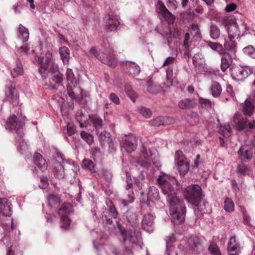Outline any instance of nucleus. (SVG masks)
<instances>
[{
    "label": "nucleus",
    "mask_w": 255,
    "mask_h": 255,
    "mask_svg": "<svg viewBox=\"0 0 255 255\" xmlns=\"http://www.w3.org/2000/svg\"><path fill=\"white\" fill-rule=\"evenodd\" d=\"M161 188L162 193L168 197L172 222L174 225L182 224L186 212L183 201L175 195V190L169 182L163 185Z\"/></svg>",
    "instance_id": "1"
},
{
    "label": "nucleus",
    "mask_w": 255,
    "mask_h": 255,
    "mask_svg": "<svg viewBox=\"0 0 255 255\" xmlns=\"http://www.w3.org/2000/svg\"><path fill=\"white\" fill-rule=\"evenodd\" d=\"M23 123L18 122L17 117L12 115L6 122L5 128L6 129L15 130L16 136L15 137L17 148L21 151L27 149L28 144L23 139L24 133L20 128L22 127Z\"/></svg>",
    "instance_id": "2"
},
{
    "label": "nucleus",
    "mask_w": 255,
    "mask_h": 255,
    "mask_svg": "<svg viewBox=\"0 0 255 255\" xmlns=\"http://www.w3.org/2000/svg\"><path fill=\"white\" fill-rule=\"evenodd\" d=\"M140 151V155L137 162L141 166L145 168H149L152 165H154L157 168L161 166L157 151L155 149H147L144 145H142Z\"/></svg>",
    "instance_id": "3"
},
{
    "label": "nucleus",
    "mask_w": 255,
    "mask_h": 255,
    "mask_svg": "<svg viewBox=\"0 0 255 255\" xmlns=\"http://www.w3.org/2000/svg\"><path fill=\"white\" fill-rule=\"evenodd\" d=\"M184 196L186 200L194 206V210L201 211L203 208L201 207L203 204L205 206L206 203L202 201V192L201 187L197 184L187 186L184 191Z\"/></svg>",
    "instance_id": "4"
},
{
    "label": "nucleus",
    "mask_w": 255,
    "mask_h": 255,
    "mask_svg": "<svg viewBox=\"0 0 255 255\" xmlns=\"http://www.w3.org/2000/svg\"><path fill=\"white\" fill-rule=\"evenodd\" d=\"M52 58V53L50 52H47L45 53L44 57H39L38 59L39 64L38 71L43 79L47 77L48 72L54 74L59 72L58 65L53 62Z\"/></svg>",
    "instance_id": "5"
},
{
    "label": "nucleus",
    "mask_w": 255,
    "mask_h": 255,
    "mask_svg": "<svg viewBox=\"0 0 255 255\" xmlns=\"http://www.w3.org/2000/svg\"><path fill=\"white\" fill-rule=\"evenodd\" d=\"M95 248L97 250L98 255H109L107 251H110L115 255H133L131 250L126 247L123 253L121 254L116 247L113 245H103L99 244L97 240L93 241Z\"/></svg>",
    "instance_id": "6"
},
{
    "label": "nucleus",
    "mask_w": 255,
    "mask_h": 255,
    "mask_svg": "<svg viewBox=\"0 0 255 255\" xmlns=\"http://www.w3.org/2000/svg\"><path fill=\"white\" fill-rule=\"evenodd\" d=\"M118 227L124 242L128 241L134 245L140 244L141 238L139 232L135 230L126 231L119 224H118Z\"/></svg>",
    "instance_id": "7"
},
{
    "label": "nucleus",
    "mask_w": 255,
    "mask_h": 255,
    "mask_svg": "<svg viewBox=\"0 0 255 255\" xmlns=\"http://www.w3.org/2000/svg\"><path fill=\"white\" fill-rule=\"evenodd\" d=\"M72 211V206L69 203H64L59 208L58 214L60 216L61 229L66 230L69 227L71 221L68 215Z\"/></svg>",
    "instance_id": "8"
},
{
    "label": "nucleus",
    "mask_w": 255,
    "mask_h": 255,
    "mask_svg": "<svg viewBox=\"0 0 255 255\" xmlns=\"http://www.w3.org/2000/svg\"><path fill=\"white\" fill-rule=\"evenodd\" d=\"M90 54L93 55L99 59L103 63L106 64L112 68H115L117 64V58L111 51H109V56L105 57L100 55L99 50L96 47H92L90 50Z\"/></svg>",
    "instance_id": "9"
},
{
    "label": "nucleus",
    "mask_w": 255,
    "mask_h": 255,
    "mask_svg": "<svg viewBox=\"0 0 255 255\" xmlns=\"http://www.w3.org/2000/svg\"><path fill=\"white\" fill-rule=\"evenodd\" d=\"M175 160L180 174L184 176L189 171V163L181 151L176 152Z\"/></svg>",
    "instance_id": "10"
},
{
    "label": "nucleus",
    "mask_w": 255,
    "mask_h": 255,
    "mask_svg": "<svg viewBox=\"0 0 255 255\" xmlns=\"http://www.w3.org/2000/svg\"><path fill=\"white\" fill-rule=\"evenodd\" d=\"M233 121L238 130L252 129L255 126L254 121H250L246 117L244 118L238 114H235Z\"/></svg>",
    "instance_id": "11"
},
{
    "label": "nucleus",
    "mask_w": 255,
    "mask_h": 255,
    "mask_svg": "<svg viewBox=\"0 0 255 255\" xmlns=\"http://www.w3.org/2000/svg\"><path fill=\"white\" fill-rule=\"evenodd\" d=\"M62 162L64 163L63 155L57 153L56 157L52 160V166L53 173L58 178H63L65 176L64 169Z\"/></svg>",
    "instance_id": "12"
},
{
    "label": "nucleus",
    "mask_w": 255,
    "mask_h": 255,
    "mask_svg": "<svg viewBox=\"0 0 255 255\" xmlns=\"http://www.w3.org/2000/svg\"><path fill=\"white\" fill-rule=\"evenodd\" d=\"M252 71V68L248 66L235 67L232 69L231 75L236 80H243L250 75Z\"/></svg>",
    "instance_id": "13"
},
{
    "label": "nucleus",
    "mask_w": 255,
    "mask_h": 255,
    "mask_svg": "<svg viewBox=\"0 0 255 255\" xmlns=\"http://www.w3.org/2000/svg\"><path fill=\"white\" fill-rule=\"evenodd\" d=\"M106 204L108 209H106L103 212L102 219L103 222H105L107 224L111 225L113 221L109 217L111 216L114 219L117 218L118 212L111 200L107 201Z\"/></svg>",
    "instance_id": "14"
},
{
    "label": "nucleus",
    "mask_w": 255,
    "mask_h": 255,
    "mask_svg": "<svg viewBox=\"0 0 255 255\" xmlns=\"http://www.w3.org/2000/svg\"><path fill=\"white\" fill-rule=\"evenodd\" d=\"M121 145L127 152L130 153L136 148L137 139L131 133L125 135V138L121 142Z\"/></svg>",
    "instance_id": "15"
},
{
    "label": "nucleus",
    "mask_w": 255,
    "mask_h": 255,
    "mask_svg": "<svg viewBox=\"0 0 255 255\" xmlns=\"http://www.w3.org/2000/svg\"><path fill=\"white\" fill-rule=\"evenodd\" d=\"M104 24L105 28L111 31L116 30L120 24L117 15L108 14L104 17Z\"/></svg>",
    "instance_id": "16"
},
{
    "label": "nucleus",
    "mask_w": 255,
    "mask_h": 255,
    "mask_svg": "<svg viewBox=\"0 0 255 255\" xmlns=\"http://www.w3.org/2000/svg\"><path fill=\"white\" fill-rule=\"evenodd\" d=\"M187 245L191 251L197 254L202 250L200 239L196 236H191L187 240Z\"/></svg>",
    "instance_id": "17"
},
{
    "label": "nucleus",
    "mask_w": 255,
    "mask_h": 255,
    "mask_svg": "<svg viewBox=\"0 0 255 255\" xmlns=\"http://www.w3.org/2000/svg\"><path fill=\"white\" fill-rule=\"evenodd\" d=\"M227 249L229 255H239L241 248L235 237H231L228 244Z\"/></svg>",
    "instance_id": "18"
},
{
    "label": "nucleus",
    "mask_w": 255,
    "mask_h": 255,
    "mask_svg": "<svg viewBox=\"0 0 255 255\" xmlns=\"http://www.w3.org/2000/svg\"><path fill=\"white\" fill-rule=\"evenodd\" d=\"M228 26V34L229 38H238L240 36V31L237 22L233 20L232 22L228 21L226 23Z\"/></svg>",
    "instance_id": "19"
},
{
    "label": "nucleus",
    "mask_w": 255,
    "mask_h": 255,
    "mask_svg": "<svg viewBox=\"0 0 255 255\" xmlns=\"http://www.w3.org/2000/svg\"><path fill=\"white\" fill-rule=\"evenodd\" d=\"M127 185L126 188L127 190H130L131 191L129 192L128 194V197L129 198L128 201H126L125 199H122L121 201L122 204H123L125 206H127L129 203H132L134 200V198L133 196V192L132 190V182L130 177V175L128 172H127Z\"/></svg>",
    "instance_id": "20"
},
{
    "label": "nucleus",
    "mask_w": 255,
    "mask_h": 255,
    "mask_svg": "<svg viewBox=\"0 0 255 255\" xmlns=\"http://www.w3.org/2000/svg\"><path fill=\"white\" fill-rule=\"evenodd\" d=\"M154 216L150 213L144 215L142 221L143 229L147 232L150 233L153 231Z\"/></svg>",
    "instance_id": "21"
},
{
    "label": "nucleus",
    "mask_w": 255,
    "mask_h": 255,
    "mask_svg": "<svg viewBox=\"0 0 255 255\" xmlns=\"http://www.w3.org/2000/svg\"><path fill=\"white\" fill-rule=\"evenodd\" d=\"M126 72L133 77L137 76L140 72L139 67L134 62L127 61L125 64Z\"/></svg>",
    "instance_id": "22"
},
{
    "label": "nucleus",
    "mask_w": 255,
    "mask_h": 255,
    "mask_svg": "<svg viewBox=\"0 0 255 255\" xmlns=\"http://www.w3.org/2000/svg\"><path fill=\"white\" fill-rule=\"evenodd\" d=\"M0 214L8 217L12 214L11 204L6 198H0Z\"/></svg>",
    "instance_id": "23"
},
{
    "label": "nucleus",
    "mask_w": 255,
    "mask_h": 255,
    "mask_svg": "<svg viewBox=\"0 0 255 255\" xmlns=\"http://www.w3.org/2000/svg\"><path fill=\"white\" fill-rule=\"evenodd\" d=\"M239 157L243 161L250 160L253 156L252 148L249 146H243L238 151Z\"/></svg>",
    "instance_id": "24"
},
{
    "label": "nucleus",
    "mask_w": 255,
    "mask_h": 255,
    "mask_svg": "<svg viewBox=\"0 0 255 255\" xmlns=\"http://www.w3.org/2000/svg\"><path fill=\"white\" fill-rule=\"evenodd\" d=\"M2 228L4 231V237L1 240V241L6 246H9L10 244V238L8 234L10 233V231L13 229V220H11V224L10 225L5 223L2 224Z\"/></svg>",
    "instance_id": "25"
},
{
    "label": "nucleus",
    "mask_w": 255,
    "mask_h": 255,
    "mask_svg": "<svg viewBox=\"0 0 255 255\" xmlns=\"http://www.w3.org/2000/svg\"><path fill=\"white\" fill-rule=\"evenodd\" d=\"M6 98L14 106L17 104V99L18 94L17 91L15 88L14 83H11L10 86H8V92L6 94Z\"/></svg>",
    "instance_id": "26"
},
{
    "label": "nucleus",
    "mask_w": 255,
    "mask_h": 255,
    "mask_svg": "<svg viewBox=\"0 0 255 255\" xmlns=\"http://www.w3.org/2000/svg\"><path fill=\"white\" fill-rule=\"evenodd\" d=\"M196 105V103L194 99L185 98L179 102L178 106L181 110H186L193 108Z\"/></svg>",
    "instance_id": "27"
},
{
    "label": "nucleus",
    "mask_w": 255,
    "mask_h": 255,
    "mask_svg": "<svg viewBox=\"0 0 255 255\" xmlns=\"http://www.w3.org/2000/svg\"><path fill=\"white\" fill-rule=\"evenodd\" d=\"M33 160L35 164L38 168L42 170L46 169L47 166L46 160L40 154L38 153H35Z\"/></svg>",
    "instance_id": "28"
},
{
    "label": "nucleus",
    "mask_w": 255,
    "mask_h": 255,
    "mask_svg": "<svg viewBox=\"0 0 255 255\" xmlns=\"http://www.w3.org/2000/svg\"><path fill=\"white\" fill-rule=\"evenodd\" d=\"M232 59L230 55L228 53H224L221 57V69L223 72H225L232 64Z\"/></svg>",
    "instance_id": "29"
},
{
    "label": "nucleus",
    "mask_w": 255,
    "mask_h": 255,
    "mask_svg": "<svg viewBox=\"0 0 255 255\" xmlns=\"http://www.w3.org/2000/svg\"><path fill=\"white\" fill-rule=\"evenodd\" d=\"M18 38L23 42H26L29 39V31L22 24H19L18 27Z\"/></svg>",
    "instance_id": "30"
},
{
    "label": "nucleus",
    "mask_w": 255,
    "mask_h": 255,
    "mask_svg": "<svg viewBox=\"0 0 255 255\" xmlns=\"http://www.w3.org/2000/svg\"><path fill=\"white\" fill-rule=\"evenodd\" d=\"M255 107L249 99H247L243 106V112L244 114L251 116L254 113Z\"/></svg>",
    "instance_id": "31"
},
{
    "label": "nucleus",
    "mask_w": 255,
    "mask_h": 255,
    "mask_svg": "<svg viewBox=\"0 0 255 255\" xmlns=\"http://www.w3.org/2000/svg\"><path fill=\"white\" fill-rule=\"evenodd\" d=\"M224 47L227 51H230L231 53L235 54L237 51V43L235 38H229L224 43Z\"/></svg>",
    "instance_id": "32"
},
{
    "label": "nucleus",
    "mask_w": 255,
    "mask_h": 255,
    "mask_svg": "<svg viewBox=\"0 0 255 255\" xmlns=\"http://www.w3.org/2000/svg\"><path fill=\"white\" fill-rule=\"evenodd\" d=\"M59 53L64 64H68L70 59L69 49L65 46L61 47L59 48Z\"/></svg>",
    "instance_id": "33"
},
{
    "label": "nucleus",
    "mask_w": 255,
    "mask_h": 255,
    "mask_svg": "<svg viewBox=\"0 0 255 255\" xmlns=\"http://www.w3.org/2000/svg\"><path fill=\"white\" fill-rule=\"evenodd\" d=\"M147 196L148 200L151 202L158 200L159 197L158 189L153 186L149 187Z\"/></svg>",
    "instance_id": "34"
},
{
    "label": "nucleus",
    "mask_w": 255,
    "mask_h": 255,
    "mask_svg": "<svg viewBox=\"0 0 255 255\" xmlns=\"http://www.w3.org/2000/svg\"><path fill=\"white\" fill-rule=\"evenodd\" d=\"M222 89L220 84L217 82H213L211 86L212 95L214 98L219 97L222 92Z\"/></svg>",
    "instance_id": "35"
},
{
    "label": "nucleus",
    "mask_w": 255,
    "mask_h": 255,
    "mask_svg": "<svg viewBox=\"0 0 255 255\" xmlns=\"http://www.w3.org/2000/svg\"><path fill=\"white\" fill-rule=\"evenodd\" d=\"M66 79L68 82L67 85L75 87L77 84V80L71 69L68 68L66 72Z\"/></svg>",
    "instance_id": "36"
},
{
    "label": "nucleus",
    "mask_w": 255,
    "mask_h": 255,
    "mask_svg": "<svg viewBox=\"0 0 255 255\" xmlns=\"http://www.w3.org/2000/svg\"><path fill=\"white\" fill-rule=\"evenodd\" d=\"M219 132L224 137H229L231 133V128L229 124H225L219 126Z\"/></svg>",
    "instance_id": "37"
},
{
    "label": "nucleus",
    "mask_w": 255,
    "mask_h": 255,
    "mask_svg": "<svg viewBox=\"0 0 255 255\" xmlns=\"http://www.w3.org/2000/svg\"><path fill=\"white\" fill-rule=\"evenodd\" d=\"M157 8L159 11L165 18H169L171 15V13L166 8L164 3L160 0L157 1Z\"/></svg>",
    "instance_id": "38"
},
{
    "label": "nucleus",
    "mask_w": 255,
    "mask_h": 255,
    "mask_svg": "<svg viewBox=\"0 0 255 255\" xmlns=\"http://www.w3.org/2000/svg\"><path fill=\"white\" fill-rule=\"evenodd\" d=\"M245 56L255 59V48L252 45H248L242 49Z\"/></svg>",
    "instance_id": "39"
},
{
    "label": "nucleus",
    "mask_w": 255,
    "mask_h": 255,
    "mask_svg": "<svg viewBox=\"0 0 255 255\" xmlns=\"http://www.w3.org/2000/svg\"><path fill=\"white\" fill-rule=\"evenodd\" d=\"M147 90L151 94H156L162 91V87L158 84L148 82L147 83Z\"/></svg>",
    "instance_id": "40"
},
{
    "label": "nucleus",
    "mask_w": 255,
    "mask_h": 255,
    "mask_svg": "<svg viewBox=\"0 0 255 255\" xmlns=\"http://www.w3.org/2000/svg\"><path fill=\"white\" fill-rule=\"evenodd\" d=\"M224 208L226 212H232L234 210L235 204L233 200L228 197L224 199Z\"/></svg>",
    "instance_id": "41"
},
{
    "label": "nucleus",
    "mask_w": 255,
    "mask_h": 255,
    "mask_svg": "<svg viewBox=\"0 0 255 255\" xmlns=\"http://www.w3.org/2000/svg\"><path fill=\"white\" fill-rule=\"evenodd\" d=\"M94 127L97 130L102 129L103 126V120L99 116L96 115L90 117Z\"/></svg>",
    "instance_id": "42"
},
{
    "label": "nucleus",
    "mask_w": 255,
    "mask_h": 255,
    "mask_svg": "<svg viewBox=\"0 0 255 255\" xmlns=\"http://www.w3.org/2000/svg\"><path fill=\"white\" fill-rule=\"evenodd\" d=\"M23 68L21 63L19 61H16V67H14L12 71H11V75L13 78L16 76L21 75L23 74Z\"/></svg>",
    "instance_id": "43"
},
{
    "label": "nucleus",
    "mask_w": 255,
    "mask_h": 255,
    "mask_svg": "<svg viewBox=\"0 0 255 255\" xmlns=\"http://www.w3.org/2000/svg\"><path fill=\"white\" fill-rule=\"evenodd\" d=\"M48 205L50 208L54 207L55 205L58 204L60 201L59 197L57 195H50L48 198Z\"/></svg>",
    "instance_id": "44"
},
{
    "label": "nucleus",
    "mask_w": 255,
    "mask_h": 255,
    "mask_svg": "<svg viewBox=\"0 0 255 255\" xmlns=\"http://www.w3.org/2000/svg\"><path fill=\"white\" fill-rule=\"evenodd\" d=\"M189 31L193 37H199L200 31L198 24L197 23H193L189 27Z\"/></svg>",
    "instance_id": "45"
},
{
    "label": "nucleus",
    "mask_w": 255,
    "mask_h": 255,
    "mask_svg": "<svg viewBox=\"0 0 255 255\" xmlns=\"http://www.w3.org/2000/svg\"><path fill=\"white\" fill-rule=\"evenodd\" d=\"M210 35L212 39L216 40L220 35V31L215 25H211L210 27Z\"/></svg>",
    "instance_id": "46"
},
{
    "label": "nucleus",
    "mask_w": 255,
    "mask_h": 255,
    "mask_svg": "<svg viewBox=\"0 0 255 255\" xmlns=\"http://www.w3.org/2000/svg\"><path fill=\"white\" fill-rule=\"evenodd\" d=\"M208 250L212 255H221V253L218 246L214 242L210 243Z\"/></svg>",
    "instance_id": "47"
},
{
    "label": "nucleus",
    "mask_w": 255,
    "mask_h": 255,
    "mask_svg": "<svg viewBox=\"0 0 255 255\" xmlns=\"http://www.w3.org/2000/svg\"><path fill=\"white\" fill-rule=\"evenodd\" d=\"M110 134L106 131H103L101 132L99 135V140L101 144H104L105 142H108L110 141Z\"/></svg>",
    "instance_id": "48"
},
{
    "label": "nucleus",
    "mask_w": 255,
    "mask_h": 255,
    "mask_svg": "<svg viewBox=\"0 0 255 255\" xmlns=\"http://www.w3.org/2000/svg\"><path fill=\"white\" fill-rule=\"evenodd\" d=\"M98 174L101 178H104L108 182L111 180L112 176L111 172L106 169H102L99 171Z\"/></svg>",
    "instance_id": "49"
},
{
    "label": "nucleus",
    "mask_w": 255,
    "mask_h": 255,
    "mask_svg": "<svg viewBox=\"0 0 255 255\" xmlns=\"http://www.w3.org/2000/svg\"><path fill=\"white\" fill-rule=\"evenodd\" d=\"M138 111L145 118H149L152 115L150 110L144 107H139Z\"/></svg>",
    "instance_id": "50"
},
{
    "label": "nucleus",
    "mask_w": 255,
    "mask_h": 255,
    "mask_svg": "<svg viewBox=\"0 0 255 255\" xmlns=\"http://www.w3.org/2000/svg\"><path fill=\"white\" fill-rule=\"evenodd\" d=\"M83 167L92 172H95V164L89 159H85L83 160Z\"/></svg>",
    "instance_id": "51"
},
{
    "label": "nucleus",
    "mask_w": 255,
    "mask_h": 255,
    "mask_svg": "<svg viewBox=\"0 0 255 255\" xmlns=\"http://www.w3.org/2000/svg\"><path fill=\"white\" fill-rule=\"evenodd\" d=\"M239 209L240 212L242 213L244 224L245 225H249L250 223V218L248 215L246 209L242 206H239Z\"/></svg>",
    "instance_id": "52"
},
{
    "label": "nucleus",
    "mask_w": 255,
    "mask_h": 255,
    "mask_svg": "<svg viewBox=\"0 0 255 255\" xmlns=\"http://www.w3.org/2000/svg\"><path fill=\"white\" fill-rule=\"evenodd\" d=\"M163 117H158L155 119L149 121V124L153 127H159L164 125Z\"/></svg>",
    "instance_id": "53"
},
{
    "label": "nucleus",
    "mask_w": 255,
    "mask_h": 255,
    "mask_svg": "<svg viewBox=\"0 0 255 255\" xmlns=\"http://www.w3.org/2000/svg\"><path fill=\"white\" fill-rule=\"evenodd\" d=\"M208 46L213 50L216 51L220 53H223L224 51L221 44L216 42H209Z\"/></svg>",
    "instance_id": "54"
},
{
    "label": "nucleus",
    "mask_w": 255,
    "mask_h": 255,
    "mask_svg": "<svg viewBox=\"0 0 255 255\" xmlns=\"http://www.w3.org/2000/svg\"><path fill=\"white\" fill-rule=\"evenodd\" d=\"M81 137L89 145H91L93 141V137L90 133L82 131L80 133Z\"/></svg>",
    "instance_id": "55"
},
{
    "label": "nucleus",
    "mask_w": 255,
    "mask_h": 255,
    "mask_svg": "<svg viewBox=\"0 0 255 255\" xmlns=\"http://www.w3.org/2000/svg\"><path fill=\"white\" fill-rule=\"evenodd\" d=\"M125 88L126 93L129 96L130 99L132 101L134 102L136 97L133 91L132 90L131 86L129 84L126 83L125 84Z\"/></svg>",
    "instance_id": "56"
},
{
    "label": "nucleus",
    "mask_w": 255,
    "mask_h": 255,
    "mask_svg": "<svg viewBox=\"0 0 255 255\" xmlns=\"http://www.w3.org/2000/svg\"><path fill=\"white\" fill-rule=\"evenodd\" d=\"M166 80L168 83L167 87H169L172 84L173 82V69L172 67H168L166 69Z\"/></svg>",
    "instance_id": "57"
},
{
    "label": "nucleus",
    "mask_w": 255,
    "mask_h": 255,
    "mask_svg": "<svg viewBox=\"0 0 255 255\" xmlns=\"http://www.w3.org/2000/svg\"><path fill=\"white\" fill-rule=\"evenodd\" d=\"M30 50V48L28 46V44L23 45L22 46L17 47L16 48L17 52L20 55H24L27 54Z\"/></svg>",
    "instance_id": "58"
},
{
    "label": "nucleus",
    "mask_w": 255,
    "mask_h": 255,
    "mask_svg": "<svg viewBox=\"0 0 255 255\" xmlns=\"http://www.w3.org/2000/svg\"><path fill=\"white\" fill-rule=\"evenodd\" d=\"M199 102L202 107L207 109L211 108L213 106L211 101L207 99L200 98Z\"/></svg>",
    "instance_id": "59"
},
{
    "label": "nucleus",
    "mask_w": 255,
    "mask_h": 255,
    "mask_svg": "<svg viewBox=\"0 0 255 255\" xmlns=\"http://www.w3.org/2000/svg\"><path fill=\"white\" fill-rule=\"evenodd\" d=\"M52 80L55 84H60L63 81V74L57 72L52 76Z\"/></svg>",
    "instance_id": "60"
},
{
    "label": "nucleus",
    "mask_w": 255,
    "mask_h": 255,
    "mask_svg": "<svg viewBox=\"0 0 255 255\" xmlns=\"http://www.w3.org/2000/svg\"><path fill=\"white\" fill-rule=\"evenodd\" d=\"M238 172L241 174H246L249 171V168L246 165L242 164L238 166Z\"/></svg>",
    "instance_id": "61"
},
{
    "label": "nucleus",
    "mask_w": 255,
    "mask_h": 255,
    "mask_svg": "<svg viewBox=\"0 0 255 255\" xmlns=\"http://www.w3.org/2000/svg\"><path fill=\"white\" fill-rule=\"evenodd\" d=\"M190 33L187 32L185 35V38L183 41V44L182 47L184 49L187 50L190 44Z\"/></svg>",
    "instance_id": "62"
},
{
    "label": "nucleus",
    "mask_w": 255,
    "mask_h": 255,
    "mask_svg": "<svg viewBox=\"0 0 255 255\" xmlns=\"http://www.w3.org/2000/svg\"><path fill=\"white\" fill-rule=\"evenodd\" d=\"M127 220L128 222L131 224V225L133 227L135 228L137 225V217L136 214H133L132 215V218H130L129 216L128 215L127 216Z\"/></svg>",
    "instance_id": "63"
},
{
    "label": "nucleus",
    "mask_w": 255,
    "mask_h": 255,
    "mask_svg": "<svg viewBox=\"0 0 255 255\" xmlns=\"http://www.w3.org/2000/svg\"><path fill=\"white\" fill-rule=\"evenodd\" d=\"M157 182L159 185L160 187L164 184L167 183L169 182L167 181V177L164 174L160 175L157 179Z\"/></svg>",
    "instance_id": "64"
}]
</instances>
